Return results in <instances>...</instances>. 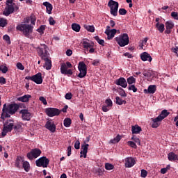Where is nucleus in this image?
Instances as JSON below:
<instances>
[{
  "instance_id": "obj_1",
  "label": "nucleus",
  "mask_w": 178,
  "mask_h": 178,
  "mask_svg": "<svg viewBox=\"0 0 178 178\" xmlns=\"http://www.w3.org/2000/svg\"><path fill=\"white\" fill-rule=\"evenodd\" d=\"M19 108V106L17 104H11L8 106L5 104L0 118L3 120H5L6 118H10V115L15 114Z\"/></svg>"
},
{
  "instance_id": "obj_2",
  "label": "nucleus",
  "mask_w": 178,
  "mask_h": 178,
  "mask_svg": "<svg viewBox=\"0 0 178 178\" xmlns=\"http://www.w3.org/2000/svg\"><path fill=\"white\" fill-rule=\"evenodd\" d=\"M6 6L3 13L6 17H8L9 15L18 11L19 8L16 3H13V0H6Z\"/></svg>"
},
{
  "instance_id": "obj_3",
  "label": "nucleus",
  "mask_w": 178,
  "mask_h": 178,
  "mask_svg": "<svg viewBox=\"0 0 178 178\" xmlns=\"http://www.w3.org/2000/svg\"><path fill=\"white\" fill-rule=\"evenodd\" d=\"M16 29L22 31L26 38L30 39L33 34V26L31 24H19L17 26Z\"/></svg>"
},
{
  "instance_id": "obj_4",
  "label": "nucleus",
  "mask_w": 178,
  "mask_h": 178,
  "mask_svg": "<svg viewBox=\"0 0 178 178\" xmlns=\"http://www.w3.org/2000/svg\"><path fill=\"white\" fill-rule=\"evenodd\" d=\"M115 40L121 47L128 45L129 43V37L127 33L120 34V35L116 37Z\"/></svg>"
},
{
  "instance_id": "obj_5",
  "label": "nucleus",
  "mask_w": 178,
  "mask_h": 178,
  "mask_svg": "<svg viewBox=\"0 0 178 178\" xmlns=\"http://www.w3.org/2000/svg\"><path fill=\"white\" fill-rule=\"evenodd\" d=\"M47 47L45 44H40V47H39L37 49V51L39 54V56L41 58V59L44 60L46 59L47 57H49V51H47Z\"/></svg>"
},
{
  "instance_id": "obj_6",
  "label": "nucleus",
  "mask_w": 178,
  "mask_h": 178,
  "mask_svg": "<svg viewBox=\"0 0 178 178\" xmlns=\"http://www.w3.org/2000/svg\"><path fill=\"white\" fill-rule=\"evenodd\" d=\"M108 6L110 8V13L113 17H117L119 8V3L115 1L114 0H109Z\"/></svg>"
},
{
  "instance_id": "obj_7",
  "label": "nucleus",
  "mask_w": 178,
  "mask_h": 178,
  "mask_svg": "<svg viewBox=\"0 0 178 178\" xmlns=\"http://www.w3.org/2000/svg\"><path fill=\"white\" fill-rule=\"evenodd\" d=\"M78 70L80 72L78 74V77L83 79L87 75V65L83 61L79 62Z\"/></svg>"
},
{
  "instance_id": "obj_8",
  "label": "nucleus",
  "mask_w": 178,
  "mask_h": 178,
  "mask_svg": "<svg viewBox=\"0 0 178 178\" xmlns=\"http://www.w3.org/2000/svg\"><path fill=\"white\" fill-rule=\"evenodd\" d=\"M90 135H89L86 139L84 140L83 143L84 145H81V151L80 152V158H84L86 159L87 158V153H88V149L89 147V145L86 144V143H89L90 140Z\"/></svg>"
},
{
  "instance_id": "obj_9",
  "label": "nucleus",
  "mask_w": 178,
  "mask_h": 178,
  "mask_svg": "<svg viewBox=\"0 0 178 178\" xmlns=\"http://www.w3.org/2000/svg\"><path fill=\"white\" fill-rule=\"evenodd\" d=\"M42 154L41 149L35 148L31 149L27 154L26 156L29 160H33L38 158Z\"/></svg>"
},
{
  "instance_id": "obj_10",
  "label": "nucleus",
  "mask_w": 178,
  "mask_h": 178,
  "mask_svg": "<svg viewBox=\"0 0 178 178\" xmlns=\"http://www.w3.org/2000/svg\"><path fill=\"white\" fill-rule=\"evenodd\" d=\"M14 127V123L11 122L9 123L8 122H6L3 125V128L2 129L1 132V136L2 138H4L7 136L8 132H12Z\"/></svg>"
},
{
  "instance_id": "obj_11",
  "label": "nucleus",
  "mask_w": 178,
  "mask_h": 178,
  "mask_svg": "<svg viewBox=\"0 0 178 178\" xmlns=\"http://www.w3.org/2000/svg\"><path fill=\"white\" fill-rule=\"evenodd\" d=\"M49 162L50 161L47 159V156H42L35 161V164L38 167H43V168H47V167L49 165Z\"/></svg>"
},
{
  "instance_id": "obj_12",
  "label": "nucleus",
  "mask_w": 178,
  "mask_h": 178,
  "mask_svg": "<svg viewBox=\"0 0 178 178\" xmlns=\"http://www.w3.org/2000/svg\"><path fill=\"white\" fill-rule=\"evenodd\" d=\"M45 113L49 118H53L54 116L59 115L60 114V111L54 107H48L45 109Z\"/></svg>"
},
{
  "instance_id": "obj_13",
  "label": "nucleus",
  "mask_w": 178,
  "mask_h": 178,
  "mask_svg": "<svg viewBox=\"0 0 178 178\" xmlns=\"http://www.w3.org/2000/svg\"><path fill=\"white\" fill-rule=\"evenodd\" d=\"M44 127L52 133H55L56 131V126L52 120L47 121Z\"/></svg>"
},
{
  "instance_id": "obj_14",
  "label": "nucleus",
  "mask_w": 178,
  "mask_h": 178,
  "mask_svg": "<svg viewBox=\"0 0 178 178\" xmlns=\"http://www.w3.org/2000/svg\"><path fill=\"white\" fill-rule=\"evenodd\" d=\"M19 114H22V118L24 121H29L31 119V113L26 109L21 110Z\"/></svg>"
},
{
  "instance_id": "obj_15",
  "label": "nucleus",
  "mask_w": 178,
  "mask_h": 178,
  "mask_svg": "<svg viewBox=\"0 0 178 178\" xmlns=\"http://www.w3.org/2000/svg\"><path fill=\"white\" fill-rule=\"evenodd\" d=\"M60 73L65 75H72L73 74V72L72 71V70H67V67L65 63H62L60 65Z\"/></svg>"
},
{
  "instance_id": "obj_16",
  "label": "nucleus",
  "mask_w": 178,
  "mask_h": 178,
  "mask_svg": "<svg viewBox=\"0 0 178 178\" xmlns=\"http://www.w3.org/2000/svg\"><path fill=\"white\" fill-rule=\"evenodd\" d=\"M33 81H34L38 85L42 84V74L41 72H38L35 74V75L33 76Z\"/></svg>"
},
{
  "instance_id": "obj_17",
  "label": "nucleus",
  "mask_w": 178,
  "mask_h": 178,
  "mask_svg": "<svg viewBox=\"0 0 178 178\" xmlns=\"http://www.w3.org/2000/svg\"><path fill=\"white\" fill-rule=\"evenodd\" d=\"M115 84L117 86H120L123 88H126L127 86V83L126 81V79L124 77H120L115 81Z\"/></svg>"
},
{
  "instance_id": "obj_18",
  "label": "nucleus",
  "mask_w": 178,
  "mask_h": 178,
  "mask_svg": "<svg viewBox=\"0 0 178 178\" xmlns=\"http://www.w3.org/2000/svg\"><path fill=\"white\" fill-rule=\"evenodd\" d=\"M125 162V166L128 168H131V167H133L136 163V160L133 159V157H127V159H124Z\"/></svg>"
},
{
  "instance_id": "obj_19",
  "label": "nucleus",
  "mask_w": 178,
  "mask_h": 178,
  "mask_svg": "<svg viewBox=\"0 0 178 178\" xmlns=\"http://www.w3.org/2000/svg\"><path fill=\"white\" fill-rule=\"evenodd\" d=\"M165 34H170L172 29L175 28V24L172 22L168 21L165 22Z\"/></svg>"
},
{
  "instance_id": "obj_20",
  "label": "nucleus",
  "mask_w": 178,
  "mask_h": 178,
  "mask_svg": "<svg viewBox=\"0 0 178 178\" xmlns=\"http://www.w3.org/2000/svg\"><path fill=\"white\" fill-rule=\"evenodd\" d=\"M140 58L143 62H146L147 60L148 62L151 63L152 60V57L151 55L148 53H146V51L140 54Z\"/></svg>"
},
{
  "instance_id": "obj_21",
  "label": "nucleus",
  "mask_w": 178,
  "mask_h": 178,
  "mask_svg": "<svg viewBox=\"0 0 178 178\" xmlns=\"http://www.w3.org/2000/svg\"><path fill=\"white\" fill-rule=\"evenodd\" d=\"M117 30L116 29H113L111 31H105V34L107 35L108 36V40H111L113 39V38L115 37V35H116V33H117Z\"/></svg>"
},
{
  "instance_id": "obj_22",
  "label": "nucleus",
  "mask_w": 178,
  "mask_h": 178,
  "mask_svg": "<svg viewBox=\"0 0 178 178\" xmlns=\"http://www.w3.org/2000/svg\"><path fill=\"white\" fill-rule=\"evenodd\" d=\"M170 114V112L168 111V110H163L161 113V114L156 118V120L162 121L165 118H167L168 115Z\"/></svg>"
},
{
  "instance_id": "obj_23",
  "label": "nucleus",
  "mask_w": 178,
  "mask_h": 178,
  "mask_svg": "<svg viewBox=\"0 0 178 178\" xmlns=\"http://www.w3.org/2000/svg\"><path fill=\"white\" fill-rule=\"evenodd\" d=\"M32 98V95H24L23 96H21L20 97L17 98L18 102L26 103L29 102L30 99Z\"/></svg>"
},
{
  "instance_id": "obj_24",
  "label": "nucleus",
  "mask_w": 178,
  "mask_h": 178,
  "mask_svg": "<svg viewBox=\"0 0 178 178\" xmlns=\"http://www.w3.org/2000/svg\"><path fill=\"white\" fill-rule=\"evenodd\" d=\"M156 90V85H149L147 90V89L144 90V92L149 93V94H154L155 93Z\"/></svg>"
},
{
  "instance_id": "obj_25",
  "label": "nucleus",
  "mask_w": 178,
  "mask_h": 178,
  "mask_svg": "<svg viewBox=\"0 0 178 178\" xmlns=\"http://www.w3.org/2000/svg\"><path fill=\"white\" fill-rule=\"evenodd\" d=\"M49 58V56H47L43 59L45 61L44 65L47 70H50L52 68V61Z\"/></svg>"
},
{
  "instance_id": "obj_26",
  "label": "nucleus",
  "mask_w": 178,
  "mask_h": 178,
  "mask_svg": "<svg viewBox=\"0 0 178 178\" xmlns=\"http://www.w3.org/2000/svg\"><path fill=\"white\" fill-rule=\"evenodd\" d=\"M43 6L46 7V11L48 14L52 13L53 6L49 2H44Z\"/></svg>"
},
{
  "instance_id": "obj_27",
  "label": "nucleus",
  "mask_w": 178,
  "mask_h": 178,
  "mask_svg": "<svg viewBox=\"0 0 178 178\" xmlns=\"http://www.w3.org/2000/svg\"><path fill=\"white\" fill-rule=\"evenodd\" d=\"M131 131L132 134H140L142 129L138 125L132 126Z\"/></svg>"
},
{
  "instance_id": "obj_28",
  "label": "nucleus",
  "mask_w": 178,
  "mask_h": 178,
  "mask_svg": "<svg viewBox=\"0 0 178 178\" xmlns=\"http://www.w3.org/2000/svg\"><path fill=\"white\" fill-rule=\"evenodd\" d=\"M82 44L83 45V48L86 49H88L91 47H94V43L87 42V40H83Z\"/></svg>"
},
{
  "instance_id": "obj_29",
  "label": "nucleus",
  "mask_w": 178,
  "mask_h": 178,
  "mask_svg": "<svg viewBox=\"0 0 178 178\" xmlns=\"http://www.w3.org/2000/svg\"><path fill=\"white\" fill-rule=\"evenodd\" d=\"M168 159L169 161H176V160H178V156L177 154H175V153H169L168 154Z\"/></svg>"
},
{
  "instance_id": "obj_30",
  "label": "nucleus",
  "mask_w": 178,
  "mask_h": 178,
  "mask_svg": "<svg viewBox=\"0 0 178 178\" xmlns=\"http://www.w3.org/2000/svg\"><path fill=\"white\" fill-rule=\"evenodd\" d=\"M156 28L157 30L160 32V33H163L165 31V25L163 24H161L159 22H157L156 24Z\"/></svg>"
},
{
  "instance_id": "obj_31",
  "label": "nucleus",
  "mask_w": 178,
  "mask_h": 178,
  "mask_svg": "<svg viewBox=\"0 0 178 178\" xmlns=\"http://www.w3.org/2000/svg\"><path fill=\"white\" fill-rule=\"evenodd\" d=\"M23 159L22 156H17L15 161V166L17 168H20L22 163H23Z\"/></svg>"
},
{
  "instance_id": "obj_32",
  "label": "nucleus",
  "mask_w": 178,
  "mask_h": 178,
  "mask_svg": "<svg viewBox=\"0 0 178 178\" xmlns=\"http://www.w3.org/2000/svg\"><path fill=\"white\" fill-rule=\"evenodd\" d=\"M72 125V120L70 118H66L64 120V126L65 127H70Z\"/></svg>"
},
{
  "instance_id": "obj_33",
  "label": "nucleus",
  "mask_w": 178,
  "mask_h": 178,
  "mask_svg": "<svg viewBox=\"0 0 178 178\" xmlns=\"http://www.w3.org/2000/svg\"><path fill=\"white\" fill-rule=\"evenodd\" d=\"M94 39L99 43V44L104 47L105 41L103 39H100L99 36L94 37Z\"/></svg>"
},
{
  "instance_id": "obj_34",
  "label": "nucleus",
  "mask_w": 178,
  "mask_h": 178,
  "mask_svg": "<svg viewBox=\"0 0 178 178\" xmlns=\"http://www.w3.org/2000/svg\"><path fill=\"white\" fill-rule=\"evenodd\" d=\"M153 123L152 124V127H153L154 129H156L159 125L160 123L159 122H161V120H156V118L153 119Z\"/></svg>"
},
{
  "instance_id": "obj_35",
  "label": "nucleus",
  "mask_w": 178,
  "mask_h": 178,
  "mask_svg": "<svg viewBox=\"0 0 178 178\" xmlns=\"http://www.w3.org/2000/svg\"><path fill=\"white\" fill-rule=\"evenodd\" d=\"M23 168L26 172H29L30 170V164L28 161H23Z\"/></svg>"
},
{
  "instance_id": "obj_36",
  "label": "nucleus",
  "mask_w": 178,
  "mask_h": 178,
  "mask_svg": "<svg viewBox=\"0 0 178 178\" xmlns=\"http://www.w3.org/2000/svg\"><path fill=\"white\" fill-rule=\"evenodd\" d=\"M115 99H116V104H117L122 105L123 104H127V101L126 100H122V99H120V97H119V96H117Z\"/></svg>"
},
{
  "instance_id": "obj_37",
  "label": "nucleus",
  "mask_w": 178,
  "mask_h": 178,
  "mask_svg": "<svg viewBox=\"0 0 178 178\" xmlns=\"http://www.w3.org/2000/svg\"><path fill=\"white\" fill-rule=\"evenodd\" d=\"M72 29L76 32H79L81 30V26L77 24H72Z\"/></svg>"
},
{
  "instance_id": "obj_38",
  "label": "nucleus",
  "mask_w": 178,
  "mask_h": 178,
  "mask_svg": "<svg viewBox=\"0 0 178 178\" xmlns=\"http://www.w3.org/2000/svg\"><path fill=\"white\" fill-rule=\"evenodd\" d=\"M84 29L90 32H95V28L94 26L84 25Z\"/></svg>"
},
{
  "instance_id": "obj_39",
  "label": "nucleus",
  "mask_w": 178,
  "mask_h": 178,
  "mask_svg": "<svg viewBox=\"0 0 178 178\" xmlns=\"http://www.w3.org/2000/svg\"><path fill=\"white\" fill-rule=\"evenodd\" d=\"M8 25L7 19H0V27L5 28Z\"/></svg>"
},
{
  "instance_id": "obj_40",
  "label": "nucleus",
  "mask_w": 178,
  "mask_h": 178,
  "mask_svg": "<svg viewBox=\"0 0 178 178\" xmlns=\"http://www.w3.org/2000/svg\"><path fill=\"white\" fill-rule=\"evenodd\" d=\"M131 140L134 141L136 143H137V145L138 146L141 145V142L140 140L137 138L135 135H133L132 138H131Z\"/></svg>"
},
{
  "instance_id": "obj_41",
  "label": "nucleus",
  "mask_w": 178,
  "mask_h": 178,
  "mask_svg": "<svg viewBox=\"0 0 178 178\" xmlns=\"http://www.w3.org/2000/svg\"><path fill=\"white\" fill-rule=\"evenodd\" d=\"M143 76H146V77H151L154 75V72H152L150 70L148 71H144L143 73Z\"/></svg>"
},
{
  "instance_id": "obj_42",
  "label": "nucleus",
  "mask_w": 178,
  "mask_h": 178,
  "mask_svg": "<svg viewBox=\"0 0 178 178\" xmlns=\"http://www.w3.org/2000/svg\"><path fill=\"white\" fill-rule=\"evenodd\" d=\"M46 28H47V26H46V25H41V26L38 29L37 31H38L39 33L44 34Z\"/></svg>"
},
{
  "instance_id": "obj_43",
  "label": "nucleus",
  "mask_w": 178,
  "mask_h": 178,
  "mask_svg": "<svg viewBox=\"0 0 178 178\" xmlns=\"http://www.w3.org/2000/svg\"><path fill=\"white\" fill-rule=\"evenodd\" d=\"M8 68L6 65H0V71H1L3 74H6L8 72Z\"/></svg>"
},
{
  "instance_id": "obj_44",
  "label": "nucleus",
  "mask_w": 178,
  "mask_h": 178,
  "mask_svg": "<svg viewBox=\"0 0 178 178\" xmlns=\"http://www.w3.org/2000/svg\"><path fill=\"white\" fill-rule=\"evenodd\" d=\"M118 93H119L120 96L123 97H126L127 96V95L126 94L125 90L122 88H119Z\"/></svg>"
},
{
  "instance_id": "obj_45",
  "label": "nucleus",
  "mask_w": 178,
  "mask_h": 178,
  "mask_svg": "<svg viewBox=\"0 0 178 178\" xmlns=\"http://www.w3.org/2000/svg\"><path fill=\"white\" fill-rule=\"evenodd\" d=\"M121 140L120 135H117V137L115 138H113L110 140V143H119Z\"/></svg>"
},
{
  "instance_id": "obj_46",
  "label": "nucleus",
  "mask_w": 178,
  "mask_h": 178,
  "mask_svg": "<svg viewBox=\"0 0 178 178\" xmlns=\"http://www.w3.org/2000/svg\"><path fill=\"white\" fill-rule=\"evenodd\" d=\"M127 82L129 85L134 84L136 83V78L130 76L127 79Z\"/></svg>"
},
{
  "instance_id": "obj_47",
  "label": "nucleus",
  "mask_w": 178,
  "mask_h": 178,
  "mask_svg": "<svg viewBox=\"0 0 178 178\" xmlns=\"http://www.w3.org/2000/svg\"><path fill=\"white\" fill-rule=\"evenodd\" d=\"M105 169L107 170H111L114 169V165L112 164H110V163H106L105 164Z\"/></svg>"
},
{
  "instance_id": "obj_48",
  "label": "nucleus",
  "mask_w": 178,
  "mask_h": 178,
  "mask_svg": "<svg viewBox=\"0 0 178 178\" xmlns=\"http://www.w3.org/2000/svg\"><path fill=\"white\" fill-rule=\"evenodd\" d=\"M3 39L6 41L8 44H10L11 41H10V38L8 35V34H5V35L3 37Z\"/></svg>"
},
{
  "instance_id": "obj_49",
  "label": "nucleus",
  "mask_w": 178,
  "mask_h": 178,
  "mask_svg": "<svg viewBox=\"0 0 178 178\" xmlns=\"http://www.w3.org/2000/svg\"><path fill=\"white\" fill-rule=\"evenodd\" d=\"M127 11L124 8H120L118 10V13L121 15H126Z\"/></svg>"
},
{
  "instance_id": "obj_50",
  "label": "nucleus",
  "mask_w": 178,
  "mask_h": 178,
  "mask_svg": "<svg viewBox=\"0 0 178 178\" xmlns=\"http://www.w3.org/2000/svg\"><path fill=\"white\" fill-rule=\"evenodd\" d=\"M171 17L176 20H178V13H176L175 11H172L171 13Z\"/></svg>"
},
{
  "instance_id": "obj_51",
  "label": "nucleus",
  "mask_w": 178,
  "mask_h": 178,
  "mask_svg": "<svg viewBox=\"0 0 178 178\" xmlns=\"http://www.w3.org/2000/svg\"><path fill=\"white\" fill-rule=\"evenodd\" d=\"M127 143H128V145L130 146L131 147H132L134 149L137 148V145H136V143L129 141Z\"/></svg>"
},
{
  "instance_id": "obj_52",
  "label": "nucleus",
  "mask_w": 178,
  "mask_h": 178,
  "mask_svg": "<svg viewBox=\"0 0 178 178\" xmlns=\"http://www.w3.org/2000/svg\"><path fill=\"white\" fill-rule=\"evenodd\" d=\"M128 90H133L134 92H136L138 91V89L136 88L135 85H131V86L128 88Z\"/></svg>"
},
{
  "instance_id": "obj_53",
  "label": "nucleus",
  "mask_w": 178,
  "mask_h": 178,
  "mask_svg": "<svg viewBox=\"0 0 178 178\" xmlns=\"http://www.w3.org/2000/svg\"><path fill=\"white\" fill-rule=\"evenodd\" d=\"M147 175H148L147 171H146L145 169H142V170H141V177L143 178H145Z\"/></svg>"
},
{
  "instance_id": "obj_54",
  "label": "nucleus",
  "mask_w": 178,
  "mask_h": 178,
  "mask_svg": "<svg viewBox=\"0 0 178 178\" xmlns=\"http://www.w3.org/2000/svg\"><path fill=\"white\" fill-rule=\"evenodd\" d=\"M17 68L20 70H24V66L22 65V63L19 62V63H17Z\"/></svg>"
},
{
  "instance_id": "obj_55",
  "label": "nucleus",
  "mask_w": 178,
  "mask_h": 178,
  "mask_svg": "<svg viewBox=\"0 0 178 178\" xmlns=\"http://www.w3.org/2000/svg\"><path fill=\"white\" fill-rule=\"evenodd\" d=\"M80 146H81V143H80V140H77L76 141V143H74V148L76 149H80Z\"/></svg>"
},
{
  "instance_id": "obj_56",
  "label": "nucleus",
  "mask_w": 178,
  "mask_h": 178,
  "mask_svg": "<svg viewBox=\"0 0 178 178\" xmlns=\"http://www.w3.org/2000/svg\"><path fill=\"white\" fill-rule=\"evenodd\" d=\"M105 103L107 104V106L108 107H111L112 105H113V102L111 101V99H107L106 101H105Z\"/></svg>"
},
{
  "instance_id": "obj_57",
  "label": "nucleus",
  "mask_w": 178,
  "mask_h": 178,
  "mask_svg": "<svg viewBox=\"0 0 178 178\" xmlns=\"http://www.w3.org/2000/svg\"><path fill=\"white\" fill-rule=\"evenodd\" d=\"M72 97L73 95L71 92L66 93L65 95V98L68 100L72 99Z\"/></svg>"
},
{
  "instance_id": "obj_58",
  "label": "nucleus",
  "mask_w": 178,
  "mask_h": 178,
  "mask_svg": "<svg viewBox=\"0 0 178 178\" xmlns=\"http://www.w3.org/2000/svg\"><path fill=\"white\" fill-rule=\"evenodd\" d=\"M39 101L42 102L44 105L47 104V102L46 98L43 97V96H40L39 97Z\"/></svg>"
},
{
  "instance_id": "obj_59",
  "label": "nucleus",
  "mask_w": 178,
  "mask_h": 178,
  "mask_svg": "<svg viewBox=\"0 0 178 178\" xmlns=\"http://www.w3.org/2000/svg\"><path fill=\"white\" fill-rule=\"evenodd\" d=\"M49 23L50 25L54 26V25L56 24V21L53 19L52 17H50L49 18Z\"/></svg>"
},
{
  "instance_id": "obj_60",
  "label": "nucleus",
  "mask_w": 178,
  "mask_h": 178,
  "mask_svg": "<svg viewBox=\"0 0 178 178\" xmlns=\"http://www.w3.org/2000/svg\"><path fill=\"white\" fill-rule=\"evenodd\" d=\"M36 22V17L35 15H33L31 17V23L33 25H35Z\"/></svg>"
},
{
  "instance_id": "obj_61",
  "label": "nucleus",
  "mask_w": 178,
  "mask_h": 178,
  "mask_svg": "<svg viewBox=\"0 0 178 178\" xmlns=\"http://www.w3.org/2000/svg\"><path fill=\"white\" fill-rule=\"evenodd\" d=\"M0 84L1 85H5L6 84V78L3 77V76H1L0 77Z\"/></svg>"
},
{
  "instance_id": "obj_62",
  "label": "nucleus",
  "mask_w": 178,
  "mask_h": 178,
  "mask_svg": "<svg viewBox=\"0 0 178 178\" xmlns=\"http://www.w3.org/2000/svg\"><path fill=\"white\" fill-rule=\"evenodd\" d=\"M110 109H111V108L108 106H103V107H102L103 112H104V113L108 112V111Z\"/></svg>"
},
{
  "instance_id": "obj_63",
  "label": "nucleus",
  "mask_w": 178,
  "mask_h": 178,
  "mask_svg": "<svg viewBox=\"0 0 178 178\" xmlns=\"http://www.w3.org/2000/svg\"><path fill=\"white\" fill-rule=\"evenodd\" d=\"M72 155V146L69 145L67 148V156H71Z\"/></svg>"
},
{
  "instance_id": "obj_64",
  "label": "nucleus",
  "mask_w": 178,
  "mask_h": 178,
  "mask_svg": "<svg viewBox=\"0 0 178 178\" xmlns=\"http://www.w3.org/2000/svg\"><path fill=\"white\" fill-rule=\"evenodd\" d=\"M172 52L176 53L177 56H178V47L173 48Z\"/></svg>"
}]
</instances>
